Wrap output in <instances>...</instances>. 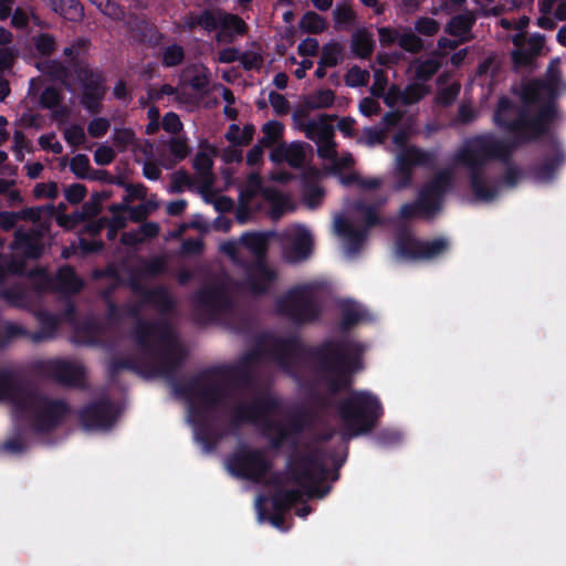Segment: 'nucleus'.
Returning a JSON list of instances; mask_svg holds the SVG:
<instances>
[{
  "mask_svg": "<svg viewBox=\"0 0 566 566\" xmlns=\"http://www.w3.org/2000/svg\"><path fill=\"white\" fill-rule=\"evenodd\" d=\"M363 346L349 338L307 345L297 334L271 336L265 348L268 358L292 378L308 368L316 376L314 385H323L332 397L353 386L354 375L363 368Z\"/></svg>",
  "mask_w": 566,
  "mask_h": 566,
  "instance_id": "obj_1",
  "label": "nucleus"
},
{
  "mask_svg": "<svg viewBox=\"0 0 566 566\" xmlns=\"http://www.w3.org/2000/svg\"><path fill=\"white\" fill-rule=\"evenodd\" d=\"M227 382L220 366L206 368L185 382H175L177 395L193 400L189 407V418L196 440L208 452L213 451L222 438L208 416L230 396Z\"/></svg>",
  "mask_w": 566,
  "mask_h": 566,
  "instance_id": "obj_2",
  "label": "nucleus"
},
{
  "mask_svg": "<svg viewBox=\"0 0 566 566\" xmlns=\"http://www.w3.org/2000/svg\"><path fill=\"white\" fill-rule=\"evenodd\" d=\"M292 447L293 451L286 460V470L291 480L305 490L310 497L323 499L332 490L331 485H323L331 475L327 459L333 461L334 467L331 479L337 481L338 470L345 463V458L328 453L321 444L311 446L307 451L298 450L296 441H293Z\"/></svg>",
  "mask_w": 566,
  "mask_h": 566,
  "instance_id": "obj_3",
  "label": "nucleus"
},
{
  "mask_svg": "<svg viewBox=\"0 0 566 566\" xmlns=\"http://www.w3.org/2000/svg\"><path fill=\"white\" fill-rule=\"evenodd\" d=\"M495 160V136H474L467 138L453 154L454 167L464 168L469 174V184L476 201L491 202L495 198V184L486 176L489 163Z\"/></svg>",
  "mask_w": 566,
  "mask_h": 566,
  "instance_id": "obj_4",
  "label": "nucleus"
},
{
  "mask_svg": "<svg viewBox=\"0 0 566 566\" xmlns=\"http://www.w3.org/2000/svg\"><path fill=\"white\" fill-rule=\"evenodd\" d=\"M558 117L557 102L551 98L538 107L516 106L512 118L497 117V127L512 137L513 147H521L537 143L551 135Z\"/></svg>",
  "mask_w": 566,
  "mask_h": 566,
  "instance_id": "obj_5",
  "label": "nucleus"
},
{
  "mask_svg": "<svg viewBox=\"0 0 566 566\" xmlns=\"http://www.w3.org/2000/svg\"><path fill=\"white\" fill-rule=\"evenodd\" d=\"M281 400L265 392L252 398L249 402H239L230 411V426L239 429L245 423L260 427L264 433L275 432L270 439V447L279 450L290 440V431L285 424L272 419L273 415L280 412Z\"/></svg>",
  "mask_w": 566,
  "mask_h": 566,
  "instance_id": "obj_6",
  "label": "nucleus"
},
{
  "mask_svg": "<svg viewBox=\"0 0 566 566\" xmlns=\"http://www.w3.org/2000/svg\"><path fill=\"white\" fill-rule=\"evenodd\" d=\"M337 413L352 438L371 432L382 417L384 408L370 391L352 390L338 402Z\"/></svg>",
  "mask_w": 566,
  "mask_h": 566,
  "instance_id": "obj_7",
  "label": "nucleus"
},
{
  "mask_svg": "<svg viewBox=\"0 0 566 566\" xmlns=\"http://www.w3.org/2000/svg\"><path fill=\"white\" fill-rule=\"evenodd\" d=\"M227 469L238 479L260 483L271 471L272 461L262 449L242 444L228 457Z\"/></svg>",
  "mask_w": 566,
  "mask_h": 566,
  "instance_id": "obj_8",
  "label": "nucleus"
},
{
  "mask_svg": "<svg viewBox=\"0 0 566 566\" xmlns=\"http://www.w3.org/2000/svg\"><path fill=\"white\" fill-rule=\"evenodd\" d=\"M277 310L297 325L314 323L322 313L317 297L307 286L289 291L286 295L279 300Z\"/></svg>",
  "mask_w": 566,
  "mask_h": 566,
  "instance_id": "obj_9",
  "label": "nucleus"
},
{
  "mask_svg": "<svg viewBox=\"0 0 566 566\" xmlns=\"http://www.w3.org/2000/svg\"><path fill=\"white\" fill-rule=\"evenodd\" d=\"M33 371L41 378L65 387L80 388L85 380L83 366L61 358L35 361Z\"/></svg>",
  "mask_w": 566,
  "mask_h": 566,
  "instance_id": "obj_10",
  "label": "nucleus"
},
{
  "mask_svg": "<svg viewBox=\"0 0 566 566\" xmlns=\"http://www.w3.org/2000/svg\"><path fill=\"white\" fill-rule=\"evenodd\" d=\"M81 85L80 103L85 111L97 115L103 111V99L107 93L106 76L98 69H77L74 73Z\"/></svg>",
  "mask_w": 566,
  "mask_h": 566,
  "instance_id": "obj_11",
  "label": "nucleus"
},
{
  "mask_svg": "<svg viewBox=\"0 0 566 566\" xmlns=\"http://www.w3.org/2000/svg\"><path fill=\"white\" fill-rule=\"evenodd\" d=\"M396 248L397 254L406 260H434L448 252L450 242L444 237L424 241L401 234L397 239Z\"/></svg>",
  "mask_w": 566,
  "mask_h": 566,
  "instance_id": "obj_12",
  "label": "nucleus"
},
{
  "mask_svg": "<svg viewBox=\"0 0 566 566\" xmlns=\"http://www.w3.org/2000/svg\"><path fill=\"white\" fill-rule=\"evenodd\" d=\"M452 186L453 175L449 169L439 170L422 186L417 200L420 202L426 218H432L441 210L443 198Z\"/></svg>",
  "mask_w": 566,
  "mask_h": 566,
  "instance_id": "obj_13",
  "label": "nucleus"
},
{
  "mask_svg": "<svg viewBox=\"0 0 566 566\" xmlns=\"http://www.w3.org/2000/svg\"><path fill=\"white\" fill-rule=\"evenodd\" d=\"M117 419L115 403L108 397L96 399L78 412V421L85 430H107Z\"/></svg>",
  "mask_w": 566,
  "mask_h": 566,
  "instance_id": "obj_14",
  "label": "nucleus"
},
{
  "mask_svg": "<svg viewBox=\"0 0 566 566\" xmlns=\"http://www.w3.org/2000/svg\"><path fill=\"white\" fill-rule=\"evenodd\" d=\"M71 412L70 405L62 399L45 396L36 398L33 427L38 432H50L57 428Z\"/></svg>",
  "mask_w": 566,
  "mask_h": 566,
  "instance_id": "obj_15",
  "label": "nucleus"
},
{
  "mask_svg": "<svg viewBox=\"0 0 566 566\" xmlns=\"http://www.w3.org/2000/svg\"><path fill=\"white\" fill-rule=\"evenodd\" d=\"M259 195L272 206L273 217L282 216L287 198L274 187H264L260 175L252 172L248 177L245 185L240 189L239 200L252 202Z\"/></svg>",
  "mask_w": 566,
  "mask_h": 566,
  "instance_id": "obj_16",
  "label": "nucleus"
},
{
  "mask_svg": "<svg viewBox=\"0 0 566 566\" xmlns=\"http://www.w3.org/2000/svg\"><path fill=\"white\" fill-rule=\"evenodd\" d=\"M192 301L198 307L206 310L213 316L227 314L233 307L229 294L217 284L203 285L198 289L192 296Z\"/></svg>",
  "mask_w": 566,
  "mask_h": 566,
  "instance_id": "obj_17",
  "label": "nucleus"
},
{
  "mask_svg": "<svg viewBox=\"0 0 566 566\" xmlns=\"http://www.w3.org/2000/svg\"><path fill=\"white\" fill-rule=\"evenodd\" d=\"M133 337L138 348L146 353H151L155 349L153 338L158 337L164 344H171L174 342V334L170 326L166 323H151L138 318L134 329Z\"/></svg>",
  "mask_w": 566,
  "mask_h": 566,
  "instance_id": "obj_18",
  "label": "nucleus"
},
{
  "mask_svg": "<svg viewBox=\"0 0 566 566\" xmlns=\"http://www.w3.org/2000/svg\"><path fill=\"white\" fill-rule=\"evenodd\" d=\"M11 250L20 252L25 260H39L44 254L43 232L38 228H18L10 244Z\"/></svg>",
  "mask_w": 566,
  "mask_h": 566,
  "instance_id": "obj_19",
  "label": "nucleus"
},
{
  "mask_svg": "<svg viewBox=\"0 0 566 566\" xmlns=\"http://www.w3.org/2000/svg\"><path fill=\"white\" fill-rule=\"evenodd\" d=\"M262 356L260 348L247 352L235 365L220 366L224 374V380L237 388L250 387L253 382L251 365Z\"/></svg>",
  "mask_w": 566,
  "mask_h": 566,
  "instance_id": "obj_20",
  "label": "nucleus"
},
{
  "mask_svg": "<svg viewBox=\"0 0 566 566\" xmlns=\"http://www.w3.org/2000/svg\"><path fill=\"white\" fill-rule=\"evenodd\" d=\"M132 291L142 297V303L155 307L160 314L174 311L176 302L165 286L145 287L137 280L129 282Z\"/></svg>",
  "mask_w": 566,
  "mask_h": 566,
  "instance_id": "obj_21",
  "label": "nucleus"
},
{
  "mask_svg": "<svg viewBox=\"0 0 566 566\" xmlns=\"http://www.w3.org/2000/svg\"><path fill=\"white\" fill-rule=\"evenodd\" d=\"M245 273L249 290L255 295L265 294L277 279V272L269 266L266 259L250 262Z\"/></svg>",
  "mask_w": 566,
  "mask_h": 566,
  "instance_id": "obj_22",
  "label": "nucleus"
},
{
  "mask_svg": "<svg viewBox=\"0 0 566 566\" xmlns=\"http://www.w3.org/2000/svg\"><path fill=\"white\" fill-rule=\"evenodd\" d=\"M521 104L518 106L538 107L551 98L556 102V92L553 86L542 81H533L523 84L520 93Z\"/></svg>",
  "mask_w": 566,
  "mask_h": 566,
  "instance_id": "obj_23",
  "label": "nucleus"
},
{
  "mask_svg": "<svg viewBox=\"0 0 566 566\" xmlns=\"http://www.w3.org/2000/svg\"><path fill=\"white\" fill-rule=\"evenodd\" d=\"M27 386L14 373L9 369L0 368V400H12L21 402L27 397Z\"/></svg>",
  "mask_w": 566,
  "mask_h": 566,
  "instance_id": "obj_24",
  "label": "nucleus"
},
{
  "mask_svg": "<svg viewBox=\"0 0 566 566\" xmlns=\"http://www.w3.org/2000/svg\"><path fill=\"white\" fill-rule=\"evenodd\" d=\"M273 232L249 231L240 238V243L254 256V260H264L268 256L270 239Z\"/></svg>",
  "mask_w": 566,
  "mask_h": 566,
  "instance_id": "obj_25",
  "label": "nucleus"
},
{
  "mask_svg": "<svg viewBox=\"0 0 566 566\" xmlns=\"http://www.w3.org/2000/svg\"><path fill=\"white\" fill-rule=\"evenodd\" d=\"M336 232L344 237L348 243L350 252H358L367 239V229L355 228L349 220L344 217H337L335 220Z\"/></svg>",
  "mask_w": 566,
  "mask_h": 566,
  "instance_id": "obj_26",
  "label": "nucleus"
},
{
  "mask_svg": "<svg viewBox=\"0 0 566 566\" xmlns=\"http://www.w3.org/2000/svg\"><path fill=\"white\" fill-rule=\"evenodd\" d=\"M563 161V153L556 150L553 156H547L542 163L533 165L528 172L535 181L549 182L555 178V175Z\"/></svg>",
  "mask_w": 566,
  "mask_h": 566,
  "instance_id": "obj_27",
  "label": "nucleus"
},
{
  "mask_svg": "<svg viewBox=\"0 0 566 566\" xmlns=\"http://www.w3.org/2000/svg\"><path fill=\"white\" fill-rule=\"evenodd\" d=\"M437 155L434 151L424 150L417 146H410L402 150L397 161L413 170L415 167H430L434 164Z\"/></svg>",
  "mask_w": 566,
  "mask_h": 566,
  "instance_id": "obj_28",
  "label": "nucleus"
},
{
  "mask_svg": "<svg viewBox=\"0 0 566 566\" xmlns=\"http://www.w3.org/2000/svg\"><path fill=\"white\" fill-rule=\"evenodd\" d=\"M0 298L9 306L15 308H27L32 302L29 289L22 283H13L0 289Z\"/></svg>",
  "mask_w": 566,
  "mask_h": 566,
  "instance_id": "obj_29",
  "label": "nucleus"
},
{
  "mask_svg": "<svg viewBox=\"0 0 566 566\" xmlns=\"http://www.w3.org/2000/svg\"><path fill=\"white\" fill-rule=\"evenodd\" d=\"M35 317L39 323V329L31 335V339L35 343L51 339L55 336L60 319L59 317L48 311H38Z\"/></svg>",
  "mask_w": 566,
  "mask_h": 566,
  "instance_id": "obj_30",
  "label": "nucleus"
},
{
  "mask_svg": "<svg viewBox=\"0 0 566 566\" xmlns=\"http://www.w3.org/2000/svg\"><path fill=\"white\" fill-rule=\"evenodd\" d=\"M90 48L91 41L82 36L75 39L71 45L64 48L63 54L69 59L74 73L77 69L91 67L85 61V56L88 53Z\"/></svg>",
  "mask_w": 566,
  "mask_h": 566,
  "instance_id": "obj_31",
  "label": "nucleus"
},
{
  "mask_svg": "<svg viewBox=\"0 0 566 566\" xmlns=\"http://www.w3.org/2000/svg\"><path fill=\"white\" fill-rule=\"evenodd\" d=\"M35 67L44 76L51 81L60 82L61 84L69 86V80L71 77V70L64 65L61 61L54 59H45L38 61Z\"/></svg>",
  "mask_w": 566,
  "mask_h": 566,
  "instance_id": "obj_32",
  "label": "nucleus"
},
{
  "mask_svg": "<svg viewBox=\"0 0 566 566\" xmlns=\"http://www.w3.org/2000/svg\"><path fill=\"white\" fill-rule=\"evenodd\" d=\"M218 29L219 40H221L222 38L231 40L233 34H244L247 32L248 25L241 17L219 10Z\"/></svg>",
  "mask_w": 566,
  "mask_h": 566,
  "instance_id": "obj_33",
  "label": "nucleus"
},
{
  "mask_svg": "<svg viewBox=\"0 0 566 566\" xmlns=\"http://www.w3.org/2000/svg\"><path fill=\"white\" fill-rule=\"evenodd\" d=\"M350 49L354 56L367 60L375 49L373 34L366 28H358L352 34Z\"/></svg>",
  "mask_w": 566,
  "mask_h": 566,
  "instance_id": "obj_34",
  "label": "nucleus"
},
{
  "mask_svg": "<svg viewBox=\"0 0 566 566\" xmlns=\"http://www.w3.org/2000/svg\"><path fill=\"white\" fill-rule=\"evenodd\" d=\"M57 289L66 293H78L83 289V280L70 264L60 266L55 273Z\"/></svg>",
  "mask_w": 566,
  "mask_h": 566,
  "instance_id": "obj_35",
  "label": "nucleus"
},
{
  "mask_svg": "<svg viewBox=\"0 0 566 566\" xmlns=\"http://www.w3.org/2000/svg\"><path fill=\"white\" fill-rule=\"evenodd\" d=\"M184 356L172 350L165 352L160 357L156 371L161 377L168 379L175 389V382H180L176 379V374L180 368Z\"/></svg>",
  "mask_w": 566,
  "mask_h": 566,
  "instance_id": "obj_36",
  "label": "nucleus"
},
{
  "mask_svg": "<svg viewBox=\"0 0 566 566\" xmlns=\"http://www.w3.org/2000/svg\"><path fill=\"white\" fill-rule=\"evenodd\" d=\"M327 118V115H322L319 122L311 120L306 125V137L315 140L317 145L334 142V127L326 122Z\"/></svg>",
  "mask_w": 566,
  "mask_h": 566,
  "instance_id": "obj_37",
  "label": "nucleus"
},
{
  "mask_svg": "<svg viewBox=\"0 0 566 566\" xmlns=\"http://www.w3.org/2000/svg\"><path fill=\"white\" fill-rule=\"evenodd\" d=\"M53 11L65 20L80 22L84 18V8L80 0H48Z\"/></svg>",
  "mask_w": 566,
  "mask_h": 566,
  "instance_id": "obj_38",
  "label": "nucleus"
},
{
  "mask_svg": "<svg viewBox=\"0 0 566 566\" xmlns=\"http://www.w3.org/2000/svg\"><path fill=\"white\" fill-rule=\"evenodd\" d=\"M167 270V261L164 256L155 255L149 259L140 258L135 269L142 277H156Z\"/></svg>",
  "mask_w": 566,
  "mask_h": 566,
  "instance_id": "obj_39",
  "label": "nucleus"
},
{
  "mask_svg": "<svg viewBox=\"0 0 566 566\" xmlns=\"http://www.w3.org/2000/svg\"><path fill=\"white\" fill-rule=\"evenodd\" d=\"M302 493L296 489H281L272 495V509L275 512L287 513L292 506L301 501Z\"/></svg>",
  "mask_w": 566,
  "mask_h": 566,
  "instance_id": "obj_40",
  "label": "nucleus"
},
{
  "mask_svg": "<svg viewBox=\"0 0 566 566\" xmlns=\"http://www.w3.org/2000/svg\"><path fill=\"white\" fill-rule=\"evenodd\" d=\"M474 22L475 18L471 13L457 14L447 23L444 31L455 38H467Z\"/></svg>",
  "mask_w": 566,
  "mask_h": 566,
  "instance_id": "obj_41",
  "label": "nucleus"
},
{
  "mask_svg": "<svg viewBox=\"0 0 566 566\" xmlns=\"http://www.w3.org/2000/svg\"><path fill=\"white\" fill-rule=\"evenodd\" d=\"M342 318L339 327L343 332H348L358 323L367 319V313L359 310L355 303H344L340 307Z\"/></svg>",
  "mask_w": 566,
  "mask_h": 566,
  "instance_id": "obj_42",
  "label": "nucleus"
},
{
  "mask_svg": "<svg viewBox=\"0 0 566 566\" xmlns=\"http://www.w3.org/2000/svg\"><path fill=\"white\" fill-rule=\"evenodd\" d=\"M313 250V238L310 231L301 229L292 242V252L297 261L306 260Z\"/></svg>",
  "mask_w": 566,
  "mask_h": 566,
  "instance_id": "obj_43",
  "label": "nucleus"
},
{
  "mask_svg": "<svg viewBox=\"0 0 566 566\" xmlns=\"http://www.w3.org/2000/svg\"><path fill=\"white\" fill-rule=\"evenodd\" d=\"M334 92L329 88H325L307 95L303 101V105L308 111H315L331 107L334 104Z\"/></svg>",
  "mask_w": 566,
  "mask_h": 566,
  "instance_id": "obj_44",
  "label": "nucleus"
},
{
  "mask_svg": "<svg viewBox=\"0 0 566 566\" xmlns=\"http://www.w3.org/2000/svg\"><path fill=\"white\" fill-rule=\"evenodd\" d=\"M415 63V77L423 84L430 81L441 67V62L434 57L424 61L416 60Z\"/></svg>",
  "mask_w": 566,
  "mask_h": 566,
  "instance_id": "obj_45",
  "label": "nucleus"
},
{
  "mask_svg": "<svg viewBox=\"0 0 566 566\" xmlns=\"http://www.w3.org/2000/svg\"><path fill=\"white\" fill-rule=\"evenodd\" d=\"M354 209L363 214L364 227L361 228L367 229V232L376 226L384 224V220L378 214L377 208L374 205H367L364 201H356L354 203Z\"/></svg>",
  "mask_w": 566,
  "mask_h": 566,
  "instance_id": "obj_46",
  "label": "nucleus"
},
{
  "mask_svg": "<svg viewBox=\"0 0 566 566\" xmlns=\"http://www.w3.org/2000/svg\"><path fill=\"white\" fill-rule=\"evenodd\" d=\"M300 29L310 34H319L326 30V21L314 11H307L300 20Z\"/></svg>",
  "mask_w": 566,
  "mask_h": 566,
  "instance_id": "obj_47",
  "label": "nucleus"
},
{
  "mask_svg": "<svg viewBox=\"0 0 566 566\" xmlns=\"http://www.w3.org/2000/svg\"><path fill=\"white\" fill-rule=\"evenodd\" d=\"M429 93L430 88L426 84L419 82L410 83L401 90L402 105L410 106L417 104Z\"/></svg>",
  "mask_w": 566,
  "mask_h": 566,
  "instance_id": "obj_48",
  "label": "nucleus"
},
{
  "mask_svg": "<svg viewBox=\"0 0 566 566\" xmlns=\"http://www.w3.org/2000/svg\"><path fill=\"white\" fill-rule=\"evenodd\" d=\"M25 277L32 282L33 290L41 293L50 289L52 277L43 266H35L28 270Z\"/></svg>",
  "mask_w": 566,
  "mask_h": 566,
  "instance_id": "obj_49",
  "label": "nucleus"
},
{
  "mask_svg": "<svg viewBox=\"0 0 566 566\" xmlns=\"http://www.w3.org/2000/svg\"><path fill=\"white\" fill-rule=\"evenodd\" d=\"M283 132L284 125L282 123L269 120L262 127L263 136L259 142L266 147H271L283 137Z\"/></svg>",
  "mask_w": 566,
  "mask_h": 566,
  "instance_id": "obj_50",
  "label": "nucleus"
},
{
  "mask_svg": "<svg viewBox=\"0 0 566 566\" xmlns=\"http://www.w3.org/2000/svg\"><path fill=\"white\" fill-rule=\"evenodd\" d=\"M523 176L524 172L518 166L512 163L505 165L504 171L501 174V176H497V191L502 187H515L518 184V181L523 178Z\"/></svg>",
  "mask_w": 566,
  "mask_h": 566,
  "instance_id": "obj_51",
  "label": "nucleus"
},
{
  "mask_svg": "<svg viewBox=\"0 0 566 566\" xmlns=\"http://www.w3.org/2000/svg\"><path fill=\"white\" fill-rule=\"evenodd\" d=\"M112 139L119 153L126 151L128 147L137 143L135 132L132 128H115Z\"/></svg>",
  "mask_w": 566,
  "mask_h": 566,
  "instance_id": "obj_52",
  "label": "nucleus"
},
{
  "mask_svg": "<svg viewBox=\"0 0 566 566\" xmlns=\"http://www.w3.org/2000/svg\"><path fill=\"white\" fill-rule=\"evenodd\" d=\"M185 60V50L180 44L174 43L163 51L161 64L165 67H175L180 65Z\"/></svg>",
  "mask_w": 566,
  "mask_h": 566,
  "instance_id": "obj_53",
  "label": "nucleus"
},
{
  "mask_svg": "<svg viewBox=\"0 0 566 566\" xmlns=\"http://www.w3.org/2000/svg\"><path fill=\"white\" fill-rule=\"evenodd\" d=\"M398 45L406 52L417 54L424 48L423 40L415 34L411 30H408L399 34Z\"/></svg>",
  "mask_w": 566,
  "mask_h": 566,
  "instance_id": "obj_54",
  "label": "nucleus"
},
{
  "mask_svg": "<svg viewBox=\"0 0 566 566\" xmlns=\"http://www.w3.org/2000/svg\"><path fill=\"white\" fill-rule=\"evenodd\" d=\"M342 45L338 42H329L322 49L321 66L334 67L339 63Z\"/></svg>",
  "mask_w": 566,
  "mask_h": 566,
  "instance_id": "obj_55",
  "label": "nucleus"
},
{
  "mask_svg": "<svg viewBox=\"0 0 566 566\" xmlns=\"http://www.w3.org/2000/svg\"><path fill=\"white\" fill-rule=\"evenodd\" d=\"M129 370L133 373L139 371V365L136 359L126 357V358H113L108 364V374L109 377H117L120 371Z\"/></svg>",
  "mask_w": 566,
  "mask_h": 566,
  "instance_id": "obj_56",
  "label": "nucleus"
},
{
  "mask_svg": "<svg viewBox=\"0 0 566 566\" xmlns=\"http://www.w3.org/2000/svg\"><path fill=\"white\" fill-rule=\"evenodd\" d=\"M190 29H193L196 25H200L205 30L211 32L219 28V10L217 13H213L210 10H203L193 21L189 24Z\"/></svg>",
  "mask_w": 566,
  "mask_h": 566,
  "instance_id": "obj_57",
  "label": "nucleus"
},
{
  "mask_svg": "<svg viewBox=\"0 0 566 566\" xmlns=\"http://www.w3.org/2000/svg\"><path fill=\"white\" fill-rule=\"evenodd\" d=\"M369 72L367 70H363L358 65L352 66L346 75H345V83L349 87H359L367 85L369 81Z\"/></svg>",
  "mask_w": 566,
  "mask_h": 566,
  "instance_id": "obj_58",
  "label": "nucleus"
},
{
  "mask_svg": "<svg viewBox=\"0 0 566 566\" xmlns=\"http://www.w3.org/2000/svg\"><path fill=\"white\" fill-rule=\"evenodd\" d=\"M71 171L80 179H87L91 174L90 159L85 154L75 155L70 163Z\"/></svg>",
  "mask_w": 566,
  "mask_h": 566,
  "instance_id": "obj_59",
  "label": "nucleus"
},
{
  "mask_svg": "<svg viewBox=\"0 0 566 566\" xmlns=\"http://www.w3.org/2000/svg\"><path fill=\"white\" fill-rule=\"evenodd\" d=\"M169 151L172 155L175 163H180L188 157L191 149L186 138L171 137L168 143Z\"/></svg>",
  "mask_w": 566,
  "mask_h": 566,
  "instance_id": "obj_60",
  "label": "nucleus"
},
{
  "mask_svg": "<svg viewBox=\"0 0 566 566\" xmlns=\"http://www.w3.org/2000/svg\"><path fill=\"white\" fill-rule=\"evenodd\" d=\"M104 218V228H107L106 238L113 241L117 238L118 231L124 229L127 224V219L124 214L115 213L111 218Z\"/></svg>",
  "mask_w": 566,
  "mask_h": 566,
  "instance_id": "obj_61",
  "label": "nucleus"
},
{
  "mask_svg": "<svg viewBox=\"0 0 566 566\" xmlns=\"http://www.w3.org/2000/svg\"><path fill=\"white\" fill-rule=\"evenodd\" d=\"M55 38L50 33H41L34 38V48L42 56L49 57L55 51Z\"/></svg>",
  "mask_w": 566,
  "mask_h": 566,
  "instance_id": "obj_62",
  "label": "nucleus"
},
{
  "mask_svg": "<svg viewBox=\"0 0 566 566\" xmlns=\"http://www.w3.org/2000/svg\"><path fill=\"white\" fill-rule=\"evenodd\" d=\"M333 18L336 28H339L342 25L349 27L355 23L356 14L350 7L345 4H338L333 11Z\"/></svg>",
  "mask_w": 566,
  "mask_h": 566,
  "instance_id": "obj_63",
  "label": "nucleus"
},
{
  "mask_svg": "<svg viewBox=\"0 0 566 566\" xmlns=\"http://www.w3.org/2000/svg\"><path fill=\"white\" fill-rule=\"evenodd\" d=\"M305 161V151L301 143H292L289 145L286 163L290 167L300 169Z\"/></svg>",
  "mask_w": 566,
  "mask_h": 566,
  "instance_id": "obj_64",
  "label": "nucleus"
}]
</instances>
